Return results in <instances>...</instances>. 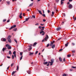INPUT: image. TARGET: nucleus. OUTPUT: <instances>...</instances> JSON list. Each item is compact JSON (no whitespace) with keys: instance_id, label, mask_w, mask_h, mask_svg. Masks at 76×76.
Masks as SVG:
<instances>
[{"instance_id":"obj_1","label":"nucleus","mask_w":76,"mask_h":76,"mask_svg":"<svg viewBox=\"0 0 76 76\" xmlns=\"http://www.w3.org/2000/svg\"><path fill=\"white\" fill-rule=\"evenodd\" d=\"M54 59H51V62H49L48 63H50V66H52L53 65V63H54Z\"/></svg>"},{"instance_id":"obj_2","label":"nucleus","mask_w":76,"mask_h":76,"mask_svg":"<svg viewBox=\"0 0 76 76\" xmlns=\"http://www.w3.org/2000/svg\"><path fill=\"white\" fill-rule=\"evenodd\" d=\"M48 38H49L48 36L47 35H46V36L45 38V41H47V39H48Z\"/></svg>"},{"instance_id":"obj_3","label":"nucleus","mask_w":76,"mask_h":76,"mask_svg":"<svg viewBox=\"0 0 76 76\" xmlns=\"http://www.w3.org/2000/svg\"><path fill=\"white\" fill-rule=\"evenodd\" d=\"M48 38H49L48 36L47 35H46V36L45 38V41H47V39H48Z\"/></svg>"},{"instance_id":"obj_4","label":"nucleus","mask_w":76,"mask_h":76,"mask_svg":"<svg viewBox=\"0 0 76 76\" xmlns=\"http://www.w3.org/2000/svg\"><path fill=\"white\" fill-rule=\"evenodd\" d=\"M16 25H14L13 26H11V28L9 29V30H11L12 29H13V28H16Z\"/></svg>"},{"instance_id":"obj_5","label":"nucleus","mask_w":76,"mask_h":76,"mask_svg":"<svg viewBox=\"0 0 76 76\" xmlns=\"http://www.w3.org/2000/svg\"><path fill=\"white\" fill-rule=\"evenodd\" d=\"M61 29V27H59L56 28V30L58 31H60V30Z\"/></svg>"},{"instance_id":"obj_6","label":"nucleus","mask_w":76,"mask_h":76,"mask_svg":"<svg viewBox=\"0 0 76 76\" xmlns=\"http://www.w3.org/2000/svg\"><path fill=\"white\" fill-rule=\"evenodd\" d=\"M7 49V48H3L2 49L3 51V52H4V51H5V50H6Z\"/></svg>"},{"instance_id":"obj_7","label":"nucleus","mask_w":76,"mask_h":76,"mask_svg":"<svg viewBox=\"0 0 76 76\" xmlns=\"http://www.w3.org/2000/svg\"><path fill=\"white\" fill-rule=\"evenodd\" d=\"M27 72L28 73V74H31V70H29L28 71H27Z\"/></svg>"},{"instance_id":"obj_8","label":"nucleus","mask_w":76,"mask_h":76,"mask_svg":"<svg viewBox=\"0 0 76 76\" xmlns=\"http://www.w3.org/2000/svg\"><path fill=\"white\" fill-rule=\"evenodd\" d=\"M2 40H3V41H6V39L4 38V39L2 38L1 39V41H3Z\"/></svg>"},{"instance_id":"obj_9","label":"nucleus","mask_w":76,"mask_h":76,"mask_svg":"<svg viewBox=\"0 0 76 76\" xmlns=\"http://www.w3.org/2000/svg\"><path fill=\"white\" fill-rule=\"evenodd\" d=\"M34 4V3H32L30 4L28 7H31Z\"/></svg>"},{"instance_id":"obj_10","label":"nucleus","mask_w":76,"mask_h":76,"mask_svg":"<svg viewBox=\"0 0 76 76\" xmlns=\"http://www.w3.org/2000/svg\"><path fill=\"white\" fill-rule=\"evenodd\" d=\"M11 38L10 36H8V37L7 38V39H9Z\"/></svg>"},{"instance_id":"obj_11","label":"nucleus","mask_w":76,"mask_h":76,"mask_svg":"<svg viewBox=\"0 0 76 76\" xmlns=\"http://www.w3.org/2000/svg\"><path fill=\"white\" fill-rule=\"evenodd\" d=\"M72 7V5L71 4H70L69 6V8H71Z\"/></svg>"},{"instance_id":"obj_12","label":"nucleus","mask_w":76,"mask_h":76,"mask_svg":"<svg viewBox=\"0 0 76 76\" xmlns=\"http://www.w3.org/2000/svg\"><path fill=\"white\" fill-rule=\"evenodd\" d=\"M64 3V2H63V0H61V4H63Z\"/></svg>"},{"instance_id":"obj_13","label":"nucleus","mask_w":76,"mask_h":76,"mask_svg":"<svg viewBox=\"0 0 76 76\" xmlns=\"http://www.w3.org/2000/svg\"><path fill=\"white\" fill-rule=\"evenodd\" d=\"M38 12H39V13H40V14L42 15V12H41V10H38Z\"/></svg>"},{"instance_id":"obj_14","label":"nucleus","mask_w":76,"mask_h":76,"mask_svg":"<svg viewBox=\"0 0 76 76\" xmlns=\"http://www.w3.org/2000/svg\"><path fill=\"white\" fill-rule=\"evenodd\" d=\"M7 48L8 49H11L12 48V47H11L9 45V46L8 47H7Z\"/></svg>"},{"instance_id":"obj_15","label":"nucleus","mask_w":76,"mask_h":76,"mask_svg":"<svg viewBox=\"0 0 76 76\" xmlns=\"http://www.w3.org/2000/svg\"><path fill=\"white\" fill-rule=\"evenodd\" d=\"M37 44V43L36 42L34 43V44L33 45V47H34V46L35 45Z\"/></svg>"},{"instance_id":"obj_16","label":"nucleus","mask_w":76,"mask_h":76,"mask_svg":"<svg viewBox=\"0 0 76 76\" xmlns=\"http://www.w3.org/2000/svg\"><path fill=\"white\" fill-rule=\"evenodd\" d=\"M52 14L51 15V16H53V15H54V12H52Z\"/></svg>"},{"instance_id":"obj_17","label":"nucleus","mask_w":76,"mask_h":76,"mask_svg":"<svg viewBox=\"0 0 76 76\" xmlns=\"http://www.w3.org/2000/svg\"><path fill=\"white\" fill-rule=\"evenodd\" d=\"M40 34H42V33H45V32H44V31H41L40 32Z\"/></svg>"},{"instance_id":"obj_18","label":"nucleus","mask_w":76,"mask_h":76,"mask_svg":"<svg viewBox=\"0 0 76 76\" xmlns=\"http://www.w3.org/2000/svg\"><path fill=\"white\" fill-rule=\"evenodd\" d=\"M71 68L72 69H76V66H72Z\"/></svg>"},{"instance_id":"obj_19","label":"nucleus","mask_w":76,"mask_h":76,"mask_svg":"<svg viewBox=\"0 0 76 76\" xmlns=\"http://www.w3.org/2000/svg\"><path fill=\"white\" fill-rule=\"evenodd\" d=\"M54 47H55V45H53L52 47V48L53 49L54 48Z\"/></svg>"},{"instance_id":"obj_20","label":"nucleus","mask_w":76,"mask_h":76,"mask_svg":"<svg viewBox=\"0 0 76 76\" xmlns=\"http://www.w3.org/2000/svg\"><path fill=\"white\" fill-rule=\"evenodd\" d=\"M8 42H12V40H11V39H8Z\"/></svg>"},{"instance_id":"obj_21","label":"nucleus","mask_w":76,"mask_h":76,"mask_svg":"<svg viewBox=\"0 0 76 76\" xmlns=\"http://www.w3.org/2000/svg\"><path fill=\"white\" fill-rule=\"evenodd\" d=\"M15 72H16V71H13L12 73V75H13L14 74H15Z\"/></svg>"},{"instance_id":"obj_22","label":"nucleus","mask_w":76,"mask_h":76,"mask_svg":"<svg viewBox=\"0 0 76 76\" xmlns=\"http://www.w3.org/2000/svg\"><path fill=\"white\" fill-rule=\"evenodd\" d=\"M15 41L16 42L17 44H18V42L17 41V40H16V39H14Z\"/></svg>"},{"instance_id":"obj_23","label":"nucleus","mask_w":76,"mask_h":76,"mask_svg":"<svg viewBox=\"0 0 76 76\" xmlns=\"http://www.w3.org/2000/svg\"><path fill=\"white\" fill-rule=\"evenodd\" d=\"M29 18H26V21H28V20H29Z\"/></svg>"},{"instance_id":"obj_24","label":"nucleus","mask_w":76,"mask_h":76,"mask_svg":"<svg viewBox=\"0 0 76 76\" xmlns=\"http://www.w3.org/2000/svg\"><path fill=\"white\" fill-rule=\"evenodd\" d=\"M59 59L60 61H62V59L61 58V57L59 58Z\"/></svg>"},{"instance_id":"obj_25","label":"nucleus","mask_w":76,"mask_h":76,"mask_svg":"<svg viewBox=\"0 0 76 76\" xmlns=\"http://www.w3.org/2000/svg\"><path fill=\"white\" fill-rule=\"evenodd\" d=\"M17 30V28H14L13 29V31H16Z\"/></svg>"},{"instance_id":"obj_26","label":"nucleus","mask_w":76,"mask_h":76,"mask_svg":"<svg viewBox=\"0 0 76 76\" xmlns=\"http://www.w3.org/2000/svg\"><path fill=\"white\" fill-rule=\"evenodd\" d=\"M47 63H48V62H46L43 63V64H47Z\"/></svg>"},{"instance_id":"obj_27","label":"nucleus","mask_w":76,"mask_h":76,"mask_svg":"<svg viewBox=\"0 0 76 76\" xmlns=\"http://www.w3.org/2000/svg\"><path fill=\"white\" fill-rule=\"evenodd\" d=\"M9 54H12V52H11V51H9Z\"/></svg>"},{"instance_id":"obj_28","label":"nucleus","mask_w":76,"mask_h":76,"mask_svg":"<svg viewBox=\"0 0 76 76\" xmlns=\"http://www.w3.org/2000/svg\"><path fill=\"white\" fill-rule=\"evenodd\" d=\"M31 49H32V48H31V47L29 48V49H28V51H30V50H31Z\"/></svg>"},{"instance_id":"obj_29","label":"nucleus","mask_w":76,"mask_h":76,"mask_svg":"<svg viewBox=\"0 0 76 76\" xmlns=\"http://www.w3.org/2000/svg\"><path fill=\"white\" fill-rule=\"evenodd\" d=\"M71 56V55L69 54V55H67V57H70Z\"/></svg>"},{"instance_id":"obj_30","label":"nucleus","mask_w":76,"mask_h":76,"mask_svg":"<svg viewBox=\"0 0 76 76\" xmlns=\"http://www.w3.org/2000/svg\"><path fill=\"white\" fill-rule=\"evenodd\" d=\"M22 54H23L22 52H20V55L21 56H22Z\"/></svg>"},{"instance_id":"obj_31","label":"nucleus","mask_w":76,"mask_h":76,"mask_svg":"<svg viewBox=\"0 0 76 76\" xmlns=\"http://www.w3.org/2000/svg\"><path fill=\"white\" fill-rule=\"evenodd\" d=\"M16 70L17 71H18L19 70V66H17V68Z\"/></svg>"},{"instance_id":"obj_32","label":"nucleus","mask_w":76,"mask_h":76,"mask_svg":"<svg viewBox=\"0 0 76 76\" xmlns=\"http://www.w3.org/2000/svg\"><path fill=\"white\" fill-rule=\"evenodd\" d=\"M72 53H75V51L74 50H72Z\"/></svg>"},{"instance_id":"obj_33","label":"nucleus","mask_w":76,"mask_h":76,"mask_svg":"<svg viewBox=\"0 0 76 76\" xmlns=\"http://www.w3.org/2000/svg\"><path fill=\"white\" fill-rule=\"evenodd\" d=\"M53 45V43H52V42H51L50 44V46H52V45Z\"/></svg>"},{"instance_id":"obj_34","label":"nucleus","mask_w":76,"mask_h":76,"mask_svg":"<svg viewBox=\"0 0 76 76\" xmlns=\"http://www.w3.org/2000/svg\"><path fill=\"white\" fill-rule=\"evenodd\" d=\"M34 54V53H29V55H30V56H31V55H32V54Z\"/></svg>"},{"instance_id":"obj_35","label":"nucleus","mask_w":76,"mask_h":76,"mask_svg":"<svg viewBox=\"0 0 76 76\" xmlns=\"http://www.w3.org/2000/svg\"><path fill=\"white\" fill-rule=\"evenodd\" d=\"M13 54H14V55H15V54H16V51H14L13 52Z\"/></svg>"},{"instance_id":"obj_36","label":"nucleus","mask_w":76,"mask_h":76,"mask_svg":"<svg viewBox=\"0 0 76 76\" xmlns=\"http://www.w3.org/2000/svg\"><path fill=\"white\" fill-rule=\"evenodd\" d=\"M23 57V56H21V57L20 58V60H21L22 59V58Z\"/></svg>"},{"instance_id":"obj_37","label":"nucleus","mask_w":76,"mask_h":76,"mask_svg":"<svg viewBox=\"0 0 76 76\" xmlns=\"http://www.w3.org/2000/svg\"><path fill=\"white\" fill-rule=\"evenodd\" d=\"M8 4H10V2L9 1H7V2Z\"/></svg>"},{"instance_id":"obj_38","label":"nucleus","mask_w":76,"mask_h":76,"mask_svg":"<svg viewBox=\"0 0 76 76\" xmlns=\"http://www.w3.org/2000/svg\"><path fill=\"white\" fill-rule=\"evenodd\" d=\"M50 45V44H48L46 46L47 47H48Z\"/></svg>"},{"instance_id":"obj_39","label":"nucleus","mask_w":76,"mask_h":76,"mask_svg":"<svg viewBox=\"0 0 76 76\" xmlns=\"http://www.w3.org/2000/svg\"><path fill=\"white\" fill-rule=\"evenodd\" d=\"M66 76V74H64L63 75V76Z\"/></svg>"},{"instance_id":"obj_40","label":"nucleus","mask_w":76,"mask_h":76,"mask_svg":"<svg viewBox=\"0 0 76 76\" xmlns=\"http://www.w3.org/2000/svg\"><path fill=\"white\" fill-rule=\"evenodd\" d=\"M9 46V44H7L6 45V47H8Z\"/></svg>"},{"instance_id":"obj_41","label":"nucleus","mask_w":76,"mask_h":76,"mask_svg":"<svg viewBox=\"0 0 76 76\" xmlns=\"http://www.w3.org/2000/svg\"><path fill=\"white\" fill-rule=\"evenodd\" d=\"M32 17L33 18H35V15H32Z\"/></svg>"},{"instance_id":"obj_42","label":"nucleus","mask_w":76,"mask_h":76,"mask_svg":"<svg viewBox=\"0 0 76 76\" xmlns=\"http://www.w3.org/2000/svg\"><path fill=\"white\" fill-rule=\"evenodd\" d=\"M13 64H14L13 63L12 64H11V67H12V66H13Z\"/></svg>"},{"instance_id":"obj_43","label":"nucleus","mask_w":76,"mask_h":76,"mask_svg":"<svg viewBox=\"0 0 76 76\" xmlns=\"http://www.w3.org/2000/svg\"><path fill=\"white\" fill-rule=\"evenodd\" d=\"M6 19H4L3 20V22H6Z\"/></svg>"},{"instance_id":"obj_44","label":"nucleus","mask_w":76,"mask_h":76,"mask_svg":"<svg viewBox=\"0 0 76 76\" xmlns=\"http://www.w3.org/2000/svg\"><path fill=\"white\" fill-rule=\"evenodd\" d=\"M65 47H67V46H68V45L67 44H65Z\"/></svg>"},{"instance_id":"obj_45","label":"nucleus","mask_w":76,"mask_h":76,"mask_svg":"<svg viewBox=\"0 0 76 76\" xmlns=\"http://www.w3.org/2000/svg\"><path fill=\"white\" fill-rule=\"evenodd\" d=\"M7 57L8 58H10V56H7Z\"/></svg>"},{"instance_id":"obj_46","label":"nucleus","mask_w":76,"mask_h":76,"mask_svg":"<svg viewBox=\"0 0 76 76\" xmlns=\"http://www.w3.org/2000/svg\"><path fill=\"white\" fill-rule=\"evenodd\" d=\"M38 53V51H36V53H35V54H37V53Z\"/></svg>"},{"instance_id":"obj_47","label":"nucleus","mask_w":76,"mask_h":76,"mask_svg":"<svg viewBox=\"0 0 76 76\" xmlns=\"http://www.w3.org/2000/svg\"><path fill=\"white\" fill-rule=\"evenodd\" d=\"M59 1V0H56V1L57 3H58V2Z\"/></svg>"},{"instance_id":"obj_48","label":"nucleus","mask_w":76,"mask_h":76,"mask_svg":"<svg viewBox=\"0 0 76 76\" xmlns=\"http://www.w3.org/2000/svg\"><path fill=\"white\" fill-rule=\"evenodd\" d=\"M43 22H45L46 21V20L45 19H43Z\"/></svg>"},{"instance_id":"obj_49","label":"nucleus","mask_w":76,"mask_h":76,"mask_svg":"<svg viewBox=\"0 0 76 76\" xmlns=\"http://www.w3.org/2000/svg\"><path fill=\"white\" fill-rule=\"evenodd\" d=\"M35 25H39V23H37V24H35Z\"/></svg>"},{"instance_id":"obj_50","label":"nucleus","mask_w":76,"mask_h":76,"mask_svg":"<svg viewBox=\"0 0 76 76\" xmlns=\"http://www.w3.org/2000/svg\"><path fill=\"white\" fill-rule=\"evenodd\" d=\"M63 15L64 16V17L66 16V14H63Z\"/></svg>"},{"instance_id":"obj_51","label":"nucleus","mask_w":76,"mask_h":76,"mask_svg":"<svg viewBox=\"0 0 76 76\" xmlns=\"http://www.w3.org/2000/svg\"><path fill=\"white\" fill-rule=\"evenodd\" d=\"M19 17H20V19H21L22 18V16H21V15Z\"/></svg>"},{"instance_id":"obj_52","label":"nucleus","mask_w":76,"mask_h":76,"mask_svg":"<svg viewBox=\"0 0 76 76\" xmlns=\"http://www.w3.org/2000/svg\"><path fill=\"white\" fill-rule=\"evenodd\" d=\"M72 44L73 45H75V43H72Z\"/></svg>"},{"instance_id":"obj_53","label":"nucleus","mask_w":76,"mask_h":76,"mask_svg":"<svg viewBox=\"0 0 76 76\" xmlns=\"http://www.w3.org/2000/svg\"><path fill=\"white\" fill-rule=\"evenodd\" d=\"M12 59H14V56H13V55H12Z\"/></svg>"},{"instance_id":"obj_54","label":"nucleus","mask_w":76,"mask_h":76,"mask_svg":"<svg viewBox=\"0 0 76 76\" xmlns=\"http://www.w3.org/2000/svg\"><path fill=\"white\" fill-rule=\"evenodd\" d=\"M42 15L43 16H44V17H45V14H43Z\"/></svg>"},{"instance_id":"obj_55","label":"nucleus","mask_w":76,"mask_h":76,"mask_svg":"<svg viewBox=\"0 0 76 76\" xmlns=\"http://www.w3.org/2000/svg\"><path fill=\"white\" fill-rule=\"evenodd\" d=\"M65 60H65V58H64V59H63L64 61H65Z\"/></svg>"},{"instance_id":"obj_56","label":"nucleus","mask_w":76,"mask_h":76,"mask_svg":"<svg viewBox=\"0 0 76 76\" xmlns=\"http://www.w3.org/2000/svg\"><path fill=\"white\" fill-rule=\"evenodd\" d=\"M70 72H72V71H73V69H70Z\"/></svg>"},{"instance_id":"obj_57","label":"nucleus","mask_w":76,"mask_h":76,"mask_svg":"<svg viewBox=\"0 0 76 76\" xmlns=\"http://www.w3.org/2000/svg\"><path fill=\"white\" fill-rule=\"evenodd\" d=\"M62 49H60L59 50V51H62Z\"/></svg>"},{"instance_id":"obj_58","label":"nucleus","mask_w":76,"mask_h":76,"mask_svg":"<svg viewBox=\"0 0 76 76\" xmlns=\"http://www.w3.org/2000/svg\"><path fill=\"white\" fill-rule=\"evenodd\" d=\"M9 22H10V20H8L7 21V23Z\"/></svg>"},{"instance_id":"obj_59","label":"nucleus","mask_w":76,"mask_h":76,"mask_svg":"<svg viewBox=\"0 0 76 76\" xmlns=\"http://www.w3.org/2000/svg\"><path fill=\"white\" fill-rule=\"evenodd\" d=\"M14 57L15 58L16 57V54L14 55Z\"/></svg>"},{"instance_id":"obj_60","label":"nucleus","mask_w":76,"mask_h":76,"mask_svg":"<svg viewBox=\"0 0 76 76\" xmlns=\"http://www.w3.org/2000/svg\"><path fill=\"white\" fill-rule=\"evenodd\" d=\"M44 34H45V33H43L42 34V35H44Z\"/></svg>"},{"instance_id":"obj_61","label":"nucleus","mask_w":76,"mask_h":76,"mask_svg":"<svg viewBox=\"0 0 76 76\" xmlns=\"http://www.w3.org/2000/svg\"><path fill=\"white\" fill-rule=\"evenodd\" d=\"M9 67H10V66H8V67L7 68V70H9Z\"/></svg>"},{"instance_id":"obj_62","label":"nucleus","mask_w":76,"mask_h":76,"mask_svg":"<svg viewBox=\"0 0 76 76\" xmlns=\"http://www.w3.org/2000/svg\"><path fill=\"white\" fill-rule=\"evenodd\" d=\"M47 12H48V13H49L50 12V10H48Z\"/></svg>"},{"instance_id":"obj_63","label":"nucleus","mask_w":76,"mask_h":76,"mask_svg":"<svg viewBox=\"0 0 76 76\" xmlns=\"http://www.w3.org/2000/svg\"><path fill=\"white\" fill-rule=\"evenodd\" d=\"M49 65H50V64H49V63H48L47 64V66H49Z\"/></svg>"},{"instance_id":"obj_64","label":"nucleus","mask_w":76,"mask_h":76,"mask_svg":"<svg viewBox=\"0 0 76 76\" xmlns=\"http://www.w3.org/2000/svg\"><path fill=\"white\" fill-rule=\"evenodd\" d=\"M76 20V17H75L74 18V20Z\"/></svg>"}]
</instances>
